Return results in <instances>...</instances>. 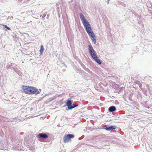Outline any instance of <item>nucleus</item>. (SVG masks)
I'll return each mask as SVG.
<instances>
[{
    "mask_svg": "<svg viewBox=\"0 0 152 152\" xmlns=\"http://www.w3.org/2000/svg\"><path fill=\"white\" fill-rule=\"evenodd\" d=\"M79 15L80 19L82 21L85 28L89 36L91 37V40L94 42V43L95 44L96 41L95 39V37L94 33L91 29L90 24L82 13H80Z\"/></svg>",
    "mask_w": 152,
    "mask_h": 152,
    "instance_id": "nucleus-1",
    "label": "nucleus"
},
{
    "mask_svg": "<svg viewBox=\"0 0 152 152\" xmlns=\"http://www.w3.org/2000/svg\"><path fill=\"white\" fill-rule=\"evenodd\" d=\"M23 92L28 94H38L40 93L37 89L31 86L23 85L22 86Z\"/></svg>",
    "mask_w": 152,
    "mask_h": 152,
    "instance_id": "nucleus-2",
    "label": "nucleus"
},
{
    "mask_svg": "<svg viewBox=\"0 0 152 152\" xmlns=\"http://www.w3.org/2000/svg\"><path fill=\"white\" fill-rule=\"evenodd\" d=\"M88 49L90 54L92 58L98 64H101L102 62L100 60L98 59L96 52L94 50L91 45H88Z\"/></svg>",
    "mask_w": 152,
    "mask_h": 152,
    "instance_id": "nucleus-3",
    "label": "nucleus"
},
{
    "mask_svg": "<svg viewBox=\"0 0 152 152\" xmlns=\"http://www.w3.org/2000/svg\"><path fill=\"white\" fill-rule=\"evenodd\" d=\"M74 136L72 134H68L65 135L63 138V141L65 143L69 142L71 138H73Z\"/></svg>",
    "mask_w": 152,
    "mask_h": 152,
    "instance_id": "nucleus-4",
    "label": "nucleus"
},
{
    "mask_svg": "<svg viewBox=\"0 0 152 152\" xmlns=\"http://www.w3.org/2000/svg\"><path fill=\"white\" fill-rule=\"evenodd\" d=\"M72 102L70 100H68L66 103V105L68 107V108L69 109H72L75 107V106H72L71 105Z\"/></svg>",
    "mask_w": 152,
    "mask_h": 152,
    "instance_id": "nucleus-5",
    "label": "nucleus"
},
{
    "mask_svg": "<svg viewBox=\"0 0 152 152\" xmlns=\"http://www.w3.org/2000/svg\"><path fill=\"white\" fill-rule=\"evenodd\" d=\"M37 137L38 138H43L46 139L48 137V136L45 134L42 133L38 134Z\"/></svg>",
    "mask_w": 152,
    "mask_h": 152,
    "instance_id": "nucleus-6",
    "label": "nucleus"
},
{
    "mask_svg": "<svg viewBox=\"0 0 152 152\" xmlns=\"http://www.w3.org/2000/svg\"><path fill=\"white\" fill-rule=\"evenodd\" d=\"M117 128V126H107L105 129L107 131H110L114 130Z\"/></svg>",
    "mask_w": 152,
    "mask_h": 152,
    "instance_id": "nucleus-7",
    "label": "nucleus"
},
{
    "mask_svg": "<svg viewBox=\"0 0 152 152\" xmlns=\"http://www.w3.org/2000/svg\"><path fill=\"white\" fill-rule=\"evenodd\" d=\"M116 110L115 107L113 106H111L109 107L108 110L110 112H113Z\"/></svg>",
    "mask_w": 152,
    "mask_h": 152,
    "instance_id": "nucleus-8",
    "label": "nucleus"
},
{
    "mask_svg": "<svg viewBox=\"0 0 152 152\" xmlns=\"http://www.w3.org/2000/svg\"><path fill=\"white\" fill-rule=\"evenodd\" d=\"M44 50V48L43 45H42L40 46V49L39 50L40 54L41 55Z\"/></svg>",
    "mask_w": 152,
    "mask_h": 152,
    "instance_id": "nucleus-9",
    "label": "nucleus"
},
{
    "mask_svg": "<svg viewBox=\"0 0 152 152\" xmlns=\"http://www.w3.org/2000/svg\"><path fill=\"white\" fill-rule=\"evenodd\" d=\"M3 26H4V27L7 28L8 30H10V28L9 27H8L7 25H4Z\"/></svg>",
    "mask_w": 152,
    "mask_h": 152,
    "instance_id": "nucleus-10",
    "label": "nucleus"
},
{
    "mask_svg": "<svg viewBox=\"0 0 152 152\" xmlns=\"http://www.w3.org/2000/svg\"><path fill=\"white\" fill-rule=\"evenodd\" d=\"M13 18V17L12 16H9L8 17V18L9 19H12Z\"/></svg>",
    "mask_w": 152,
    "mask_h": 152,
    "instance_id": "nucleus-11",
    "label": "nucleus"
},
{
    "mask_svg": "<svg viewBox=\"0 0 152 152\" xmlns=\"http://www.w3.org/2000/svg\"><path fill=\"white\" fill-rule=\"evenodd\" d=\"M78 106L77 105H76L74 104H73L72 105V106H75V107L77 106Z\"/></svg>",
    "mask_w": 152,
    "mask_h": 152,
    "instance_id": "nucleus-12",
    "label": "nucleus"
}]
</instances>
